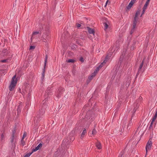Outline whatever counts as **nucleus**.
<instances>
[{"instance_id":"obj_19","label":"nucleus","mask_w":157,"mask_h":157,"mask_svg":"<svg viewBox=\"0 0 157 157\" xmlns=\"http://www.w3.org/2000/svg\"><path fill=\"white\" fill-rule=\"evenodd\" d=\"M156 119V118H155L154 117H153L152 121H151V122L150 124V128L152 127L153 124V122H154V121H155V120Z\"/></svg>"},{"instance_id":"obj_35","label":"nucleus","mask_w":157,"mask_h":157,"mask_svg":"<svg viewBox=\"0 0 157 157\" xmlns=\"http://www.w3.org/2000/svg\"><path fill=\"white\" fill-rule=\"evenodd\" d=\"M80 60L82 62H84V59L82 57H81L80 59Z\"/></svg>"},{"instance_id":"obj_22","label":"nucleus","mask_w":157,"mask_h":157,"mask_svg":"<svg viewBox=\"0 0 157 157\" xmlns=\"http://www.w3.org/2000/svg\"><path fill=\"white\" fill-rule=\"evenodd\" d=\"M98 72L97 71H95L94 73H93L92 75H91L90 76L91 77H92V78H93L94 77H95L96 75V74Z\"/></svg>"},{"instance_id":"obj_26","label":"nucleus","mask_w":157,"mask_h":157,"mask_svg":"<svg viewBox=\"0 0 157 157\" xmlns=\"http://www.w3.org/2000/svg\"><path fill=\"white\" fill-rule=\"evenodd\" d=\"M96 133H97L96 130L95 129H93L92 131V135H95L96 134Z\"/></svg>"},{"instance_id":"obj_5","label":"nucleus","mask_w":157,"mask_h":157,"mask_svg":"<svg viewBox=\"0 0 157 157\" xmlns=\"http://www.w3.org/2000/svg\"><path fill=\"white\" fill-rule=\"evenodd\" d=\"M151 146H152L151 141H148L146 144V147H145L146 150V155L145 156H146V155H147V151L150 150Z\"/></svg>"},{"instance_id":"obj_38","label":"nucleus","mask_w":157,"mask_h":157,"mask_svg":"<svg viewBox=\"0 0 157 157\" xmlns=\"http://www.w3.org/2000/svg\"><path fill=\"white\" fill-rule=\"evenodd\" d=\"M43 41L44 42H46L47 41V40H46V39L44 38V39L43 40Z\"/></svg>"},{"instance_id":"obj_23","label":"nucleus","mask_w":157,"mask_h":157,"mask_svg":"<svg viewBox=\"0 0 157 157\" xmlns=\"http://www.w3.org/2000/svg\"><path fill=\"white\" fill-rule=\"evenodd\" d=\"M33 152V151L31 153H28L26 155H25L24 156V157H29L31 154H32Z\"/></svg>"},{"instance_id":"obj_40","label":"nucleus","mask_w":157,"mask_h":157,"mask_svg":"<svg viewBox=\"0 0 157 157\" xmlns=\"http://www.w3.org/2000/svg\"><path fill=\"white\" fill-rule=\"evenodd\" d=\"M71 47L72 48H75V46H71Z\"/></svg>"},{"instance_id":"obj_36","label":"nucleus","mask_w":157,"mask_h":157,"mask_svg":"<svg viewBox=\"0 0 157 157\" xmlns=\"http://www.w3.org/2000/svg\"><path fill=\"white\" fill-rule=\"evenodd\" d=\"M131 77H128V81L129 79V80L128 81V83H129V84L130 82V80L131 79Z\"/></svg>"},{"instance_id":"obj_12","label":"nucleus","mask_w":157,"mask_h":157,"mask_svg":"<svg viewBox=\"0 0 157 157\" xmlns=\"http://www.w3.org/2000/svg\"><path fill=\"white\" fill-rule=\"evenodd\" d=\"M133 5V4L132 3L130 2L128 5L126 7V11H128L129 10Z\"/></svg>"},{"instance_id":"obj_13","label":"nucleus","mask_w":157,"mask_h":157,"mask_svg":"<svg viewBox=\"0 0 157 157\" xmlns=\"http://www.w3.org/2000/svg\"><path fill=\"white\" fill-rule=\"evenodd\" d=\"M103 63H102L95 70V71L98 72L100 69L101 68L103 67Z\"/></svg>"},{"instance_id":"obj_10","label":"nucleus","mask_w":157,"mask_h":157,"mask_svg":"<svg viewBox=\"0 0 157 157\" xmlns=\"http://www.w3.org/2000/svg\"><path fill=\"white\" fill-rule=\"evenodd\" d=\"M40 34V35H41V32H33V33L32 34V37H31V39L34 38H35V37L34 36L35 35L38 34Z\"/></svg>"},{"instance_id":"obj_8","label":"nucleus","mask_w":157,"mask_h":157,"mask_svg":"<svg viewBox=\"0 0 157 157\" xmlns=\"http://www.w3.org/2000/svg\"><path fill=\"white\" fill-rule=\"evenodd\" d=\"M86 28L89 33L94 35L95 31L94 29L89 27H87Z\"/></svg>"},{"instance_id":"obj_32","label":"nucleus","mask_w":157,"mask_h":157,"mask_svg":"<svg viewBox=\"0 0 157 157\" xmlns=\"http://www.w3.org/2000/svg\"><path fill=\"white\" fill-rule=\"evenodd\" d=\"M35 48V47L34 46H30L29 49H34Z\"/></svg>"},{"instance_id":"obj_27","label":"nucleus","mask_w":157,"mask_h":157,"mask_svg":"<svg viewBox=\"0 0 157 157\" xmlns=\"http://www.w3.org/2000/svg\"><path fill=\"white\" fill-rule=\"evenodd\" d=\"M108 56H107L105 58V59L104 60L103 62V63H106V62H107L108 59Z\"/></svg>"},{"instance_id":"obj_7","label":"nucleus","mask_w":157,"mask_h":157,"mask_svg":"<svg viewBox=\"0 0 157 157\" xmlns=\"http://www.w3.org/2000/svg\"><path fill=\"white\" fill-rule=\"evenodd\" d=\"M140 10H137L135 15V17H134V20H133L136 21H138V16L140 15Z\"/></svg>"},{"instance_id":"obj_11","label":"nucleus","mask_w":157,"mask_h":157,"mask_svg":"<svg viewBox=\"0 0 157 157\" xmlns=\"http://www.w3.org/2000/svg\"><path fill=\"white\" fill-rule=\"evenodd\" d=\"M96 147L98 149H100L101 148V146L100 143L98 141L96 143Z\"/></svg>"},{"instance_id":"obj_16","label":"nucleus","mask_w":157,"mask_h":157,"mask_svg":"<svg viewBox=\"0 0 157 157\" xmlns=\"http://www.w3.org/2000/svg\"><path fill=\"white\" fill-rule=\"evenodd\" d=\"M10 60L9 59H6L3 60H1L0 62L3 63H8L10 62Z\"/></svg>"},{"instance_id":"obj_18","label":"nucleus","mask_w":157,"mask_h":157,"mask_svg":"<svg viewBox=\"0 0 157 157\" xmlns=\"http://www.w3.org/2000/svg\"><path fill=\"white\" fill-rule=\"evenodd\" d=\"M103 24L104 25V29L105 30H106L108 28L109 26H108L107 23L106 22H104V23H103Z\"/></svg>"},{"instance_id":"obj_15","label":"nucleus","mask_w":157,"mask_h":157,"mask_svg":"<svg viewBox=\"0 0 157 157\" xmlns=\"http://www.w3.org/2000/svg\"><path fill=\"white\" fill-rule=\"evenodd\" d=\"M86 133V130L85 128H84L83 130L82 133H81V138H82L84 136L85 134Z\"/></svg>"},{"instance_id":"obj_41","label":"nucleus","mask_w":157,"mask_h":157,"mask_svg":"<svg viewBox=\"0 0 157 157\" xmlns=\"http://www.w3.org/2000/svg\"><path fill=\"white\" fill-rule=\"evenodd\" d=\"M44 113V111L43 112H42V113H40V114H43Z\"/></svg>"},{"instance_id":"obj_45","label":"nucleus","mask_w":157,"mask_h":157,"mask_svg":"<svg viewBox=\"0 0 157 157\" xmlns=\"http://www.w3.org/2000/svg\"><path fill=\"white\" fill-rule=\"evenodd\" d=\"M13 89H10V91H12Z\"/></svg>"},{"instance_id":"obj_28","label":"nucleus","mask_w":157,"mask_h":157,"mask_svg":"<svg viewBox=\"0 0 157 157\" xmlns=\"http://www.w3.org/2000/svg\"><path fill=\"white\" fill-rule=\"evenodd\" d=\"M44 25L43 26L42 25H40L39 27H40V31H42L43 30V28L44 27Z\"/></svg>"},{"instance_id":"obj_29","label":"nucleus","mask_w":157,"mask_h":157,"mask_svg":"<svg viewBox=\"0 0 157 157\" xmlns=\"http://www.w3.org/2000/svg\"><path fill=\"white\" fill-rule=\"evenodd\" d=\"M26 136V132H25L23 135L22 139H24L25 137Z\"/></svg>"},{"instance_id":"obj_2","label":"nucleus","mask_w":157,"mask_h":157,"mask_svg":"<svg viewBox=\"0 0 157 157\" xmlns=\"http://www.w3.org/2000/svg\"><path fill=\"white\" fill-rule=\"evenodd\" d=\"M16 77V75H15L12 78L10 84L9 86V88H14L16 86L17 81Z\"/></svg>"},{"instance_id":"obj_4","label":"nucleus","mask_w":157,"mask_h":157,"mask_svg":"<svg viewBox=\"0 0 157 157\" xmlns=\"http://www.w3.org/2000/svg\"><path fill=\"white\" fill-rule=\"evenodd\" d=\"M143 64H144V60H143L142 62L140 63V65L139 66V67L138 69V71L137 73V74H136V78H137V76H138V75L140 73H142L143 72V71H142V68L143 67Z\"/></svg>"},{"instance_id":"obj_44","label":"nucleus","mask_w":157,"mask_h":157,"mask_svg":"<svg viewBox=\"0 0 157 157\" xmlns=\"http://www.w3.org/2000/svg\"><path fill=\"white\" fill-rule=\"evenodd\" d=\"M88 113H89L88 112L87 113V115L86 116V117L87 118H88V116H87V114H88Z\"/></svg>"},{"instance_id":"obj_30","label":"nucleus","mask_w":157,"mask_h":157,"mask_svg":"<svg viewBox=\"0 0 157 157\" xmlns=\"http://www.w3.org/2000/svg\"><path fill=\"white\" fill-rule=\"evenodd\" d=\"M24 85H25V88H29V84H28V83H25Z\"/></svg>"},{"instance_id":"obj_9","label":"nucleus","mask_w":157,"mask_h":157,"mask_svg":"<svg viewBox=\"0 0 157 157\" xmlns=\"http://www.w3.org/2000/svg\"><path fill=\"white\" fill-rule=\"evenodd\" d=\"M42 144H39L36 147V148L35 149H33V152L35 151L38 150L42 147Z\"/></svg>"},{"instance_id":"obj_37","label":"nucleus","mask_w":157,"mask_h":157,"mask_svg":"<svg viewBox=\"0 0 157 157\" xmlns=\"http://www.w3.org/2000/svg\"><path fill=\"white\" fill-rule=\"evenodd\" d=\"M71 139V141H73V140H74V137H73V136H72V137L71 138V139Z\"/></svg>"},{"instance_id":"obj_25","label":"nucleus","mask_w":157,"mask_h":157,"mask_svg":"<svg viewBox=\"0 0 157 157\" xmlns=\"http://www.w3.org/2000/svg\"><path fill=\"white\" fill-rule=\"evenodd\" d=\"M93 78H92V77H91V76H90V77H89L87 81V83H88L89 82H90V81H91V80L93 79Z\"/></svg>"},{"instance_id":"obj_43","label":"nucleus","mask_w":157,"mask_h":157,"mask_svg":"<svg viewBox=\"0 0 157 157\" xmlns=\"http://www.w3.org/2000/svg\"><path fill=\"white\" fill-rule=\"evenodd\" d=\"M117 46L118 47V44H116V45H115L116 46L115 47H116L117 48Z\"/></svg>"},{"instance_id":"obj_31","label":"nucleus","mask_w":157,"mask_h":157,"mask_svg":"<svg viewBox=\"0 0 157 157\" xmlns=\"http://www.w3.org/2000/svg\"><path fill=\"white\" fill-rule=\"evenodd\" d=\"M145 10L146 9H144L143 8V11L141 14L140 16V17H141L142 15L144 13Z\"/></svg>"},{"instance_id":"obj_39","label":"nucleus","mask_w":157,"mask_h":157,"mask_svg":"<svg viewBox=\"0 0 157 157\" xmlns=\"http://www.w3.org/2000/svg\"><path fill=\"white\" fill-rule=\"evenodd\" d=\"M150 1V0H147L146 2L149 3V2Z\"/></svg>"},{"instance_id":"obj_46","label":"nucleus","mask_w":157,"mask_h":157,"mask_svg":"<svg viewBox=\"0 0 157 157\" xmlns=\"http://www.w3.org/2000/svg\"><path fill=\"white\" fill-rule=\"evenodd\" d=\"M115 50H116V49H115L114 48V50H113V52H114V51H115Z\"/></svg>"},{"instance_id":"obj_14","label":"nucleus","mask_w":157,"mask_h":157,"mask_svg":"<svg viewBox=\"0 0 157 157\" xmlns=\"http://www.w3.org/2000/svg\"><path fill=\"white\" fill-rule=\"evenodd\" d=\"M134 108L133 110V113H135L137 109H138L139 107V105L138 104H134Z\"/></svg>"},{"instance_id":"obj_33","label":"nucleus","mask_w":157,"mask_h":157,"mask_svg":"<svg viewBox=\"0 0 157 157\" xmlns=\"http://www.w3.org/2000/svg\"><path fill=\"white\" fill-rule=\"evenodd\" d=\"M136 0H131L130 2H131L133 4H134V3L135 2Z\"/></svg>"},{"instance_id":"obj_34","label":"nucleus","mask_w":157,"mask_h":157,"mask_svg":"<svg viewBox=\"0 0 157 157\" xmlns=\"http://www.w3.org/2000/svg\"><path fill=\"white\" fill-rule=\"evenodd\" d=\"M76 26L78 28H79L81 27V25L79 23H77L76 24Z\"/></svg>"},{"instance_id":"obj_3","label":"nucleus","mask_w":157,"mask_h":157,"mask_svg":"<svg viewBox=\"0 0 157 157\" xmlns=\"http://www.w3.org/2000/svg\"><path fill=\"white\" fill-rule=\"evenodd\" d=\"M47 58H48V56L47 55H46V56H45V60H44V68L43 69L42 72V73L41 79L42 80H43L44 79V73H45V67H46L47 62Z\"/></svg>"},{"instance_id":"obj_6","label":"nucleus","mask_w":157,"mask_h":157,"mask_svg":"<svg viewBox=\"0 0 157 157\" xmlns=\"http://www.w3.org/2000/svg\"><path fill=\"white\" fill-rule=\"evenodd\" d=\"M137 23V21L133 20V24H132V28L131 29L130 32V34H132L136 30V24Z\"/></svg>"},{"instance_id":"obj_17","label":"nucleus","mask_w":157,"mask_h":157,"mask_svg":"<svg viewBox=\"0 0 157 157\" xmlns=\"http://www.w3.org/2000/svg\"><path fill=\"white\" fill-rule=\"evenodd\" d=\"M75 62V60L74 59H69L68 60H66V62L67 63H73Z\"/></svg>"},{"instance_id":"obj_21","label":"nucleus","mask_w":157,"mask_h":157,"mask_svg":"<svg viewBox=\"0 0 157 157\" xmlns=\"http://www.w3.org/2000/svg\"><path fill=\"white\" fill-rule=\"evenodd\" d=\"M5 134L4 133H3L1 135V140H3L5 138Z\"/></svg>"},{"instance_id":"obj_47","label":"nucleus","mask_w":157,"mask_h":157,"mask_svg":"<svg viewBox=\"0 0 157 157\" xmlns=\"http://www.w3.org/2000/svg\"><path fill=\"white\" fill-rule=\"evenodd\" d=\"M108 0L107 1V2H106V5L107 3L108 2Z\"/></svg>"},{"instance_id":"obj_20","label":"nucleus","mask_w":157,"mask_h":157,"mask_svg":"<svg viewBox=\"0 0 157 157\" xmlns=\"http://www.w3.org/2000/svg\"><path fill=\"white\" fill-rule=\"evenodd\" d=\"M21 145L22 146H24L25 144V142L24 141L23 139L21 140Z\"/></svg>"},{"instance_id":"obj_42","label":"nucleus","mask_w":157,"mask_h":157,"mask_svg":"<svg viewBox=\"0 0 157 157\" xmlns=\"http://www.w3.org/2000/svg\"><path fill=\"white\" fill-rule=\"evenodd\" d=\"M142 99V97H140L139 98V99L141 100Z\"/></svg>"},{"instance_id":"obj_49","label":"nucleus","mask_w":157,"mask_h":157,"mask_svg":"<svg viewBox=\"0 0 157 157\" xmlns=\"http://www.w3.org/2000/svg\"><path fill=\"white\" fill-rule=\"evenodd\" d=\"M66 140H65V141L66 142Z\"/></svg>"},{"instance_id":"obj_24","label":"nucleus","mask_w":157,"mask_h":157,"mask_svg":"<svg viewBox=\"0 0 157 157\" xmlns=\"http://www.w3.org/2000/svg\"><path fill=\"white\" fill-rule=\"evenodd\" d=\"M149 3H147L146 2L145 4L144 5V7H143V8L144 9H147V6L148 5Z\"/></svg>"},{"instance_id":"obj_48","label":"nucleus","mask_w":157,"mask_h":157,"mask_svg":"<svg viewBox=\"0 0 157 157\" xmlns=\"http://www.w3.org/2000/svg\"><path fill=\"white\" fill-rule=\"evenodd\" d=\"M2 52H3L4 53H5V52H4V50H3Z\"/></svg>"},{"instance_id":"obj_1","label":"nucleus","mask_w":157,"mask_h":157,"mask_svg":"<svg viewBox=\"0 0 157 157\" xmlns=\"http://www.w3.org/2000/svg\"><path fill=\"white\" fill-rule=\"evenodd\" d=\"M16 130L15 129L13 130L12 131V134L10 138V142L11 144V146L13 147H15V142L16 140L15 137V135L16 133Z\"/></svg>"}]
</instances>
